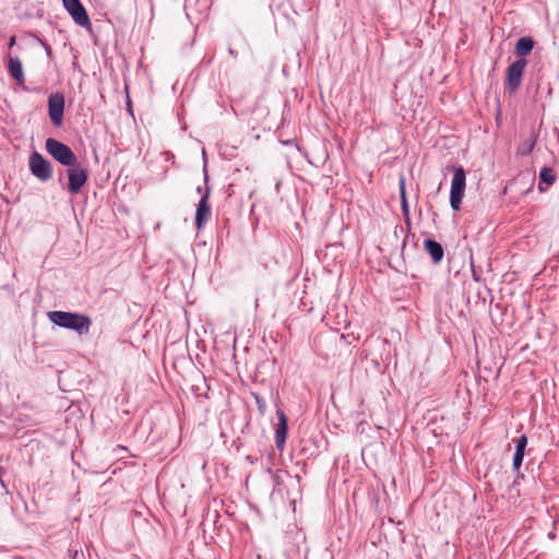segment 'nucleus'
Masks as SVG:
<instances>
[{
	"instance_id": "1",
	"label": "nucleus",
	"mask_w": 559,
	"mask_h": 559,
	"mask_svg": "<svg viewBox=\"0 0 559 559\" xmlns=\"http://www.w3.org/2000/svg\"><path fill=\"white\" fill-rule=\"evenodd\" d=\"M48 319L56 325L69 330H73L79 335L88 334L92 320L88 316L78 312L68 311H49Z\"/></svg>"
},
{
	"instance_id": "2",
	"label": "nucleus",
	"mask_w": 559,
	"mask_h": 559,
	"mask_svg": "<svg viewBox=\"0 0 559 559\" xmlns=\"http://www.w3.org/2000/svg\"><path fill=\"white\" fill-rule=\"evenodd\" d=\"M45 147L46 151L63 166H74L76 163V156L72 150L56 139H47Z\"/></svg>"
},
{
	"instance_id": "3",
	"label": "nucleus",
	"mask_w": 559,
	"mask_h": 559,
	"mask_svg": "<svg viewBox=\"0 0 559 559\" xmlns=\"http://www.w3.org/2000/svg\"><path fill=\"white\" fill-rule=\"evenodd\" d=\"M526 66V59H516L507 68L506 88L509 95H515L520 90Z\"/></svg>"
},
{
	"instance_id": "4",
	"label": "nucleus",
	"mask_w": 559,
	"mask_h": 559,
	"mask_svg": "<svg viewBox=\"0 0 559 559\" xmlns=\"http://www.w3.org/2000/svg\"><path fill=\"white\" fill-rule=\"evenodd\" d=\"M466 185V175L462 166L454 167L450 190V204L453 211L461 209Z\"/></svg>"
},
{
	"instance_id": "5",
	"label": "nucleus",
	"mask_w": 559,
	"mask_h": 559,
	"mask_svg": "<svg viewBox=\"0 0 559 559\" xmlns=\"http://www.w3.org/2000/svg\"><path fill=\"white\" fill-rule=\"evenodd\" d=\"M28 167L33 176L40 181H47L52 176V169L50 163L44 158V156L34 151L28 158Z\"/></svg>"
},
{
	"instance_id": "6",
	"label": "nucleus",
	"mask_w": 559,
	"mask_h": 559,
	"mask_svg": "<svg viewBox=\"0 0 559 559\" xmlns=\"http://www.w3.org/2000/svg\"><path fill=\"white\" fill-rule=\"evenodd\" d=\"M204 181H205V185H207L209 175H207L206 167H204ZM209 199H210V187L206 186L204 189V193L202 194V197L198 203L197 211H195L194 222H195V226L198 229L203 228V226L206 224L207 219L211 216V205H210Z\"/></svg>"
},
{
	"instance_id": "7",
	"label": "nucleus",
	"mask_w": 559,
	"mask_h": 559,
	"mask_svg": "<svg viewBox=\"0 0 559 559\" xmlns=\"http://www.w3.org/2000/svg\"><path fill=\"white\" fill-rule=\"evenodd\" d=\"M67 170L69 183L68 190L71 194H76L81 191L88 178L87 169L76 163L74 166H69Z\"/></svg>"
},
{
	"instance_id": "8",
	"label": "nucleus",
	"mask_w": 559,
	"mask_h": 559,
	"mask_svg": "<svg viewBox=\"0 0 559 559\" xmlns=\"http://www.w3.org/2000/svg\"><path fill=\"white\" fill-rule=\"evenodd\" d=\"M64 96L61 93H53L48 97V116L55 127L63 122Z\"/></svg>"
},
{
	"instance_id": "9",
	"label": "nucleus",
	"mask_w": 559,
	"mask_h": 559,
	"mask_svg": "<svg viewBox=\"0 0 559 559\" xmlns=\"http://www.w3.org/2000/svg\"><path fill=\"white\" fill-rule=\"evenodd\" d=\"M62 2L64 9L78 25L82 27H88L91 25L88 14L80 0H62Z\"/></svg>"
},
{
	"instance_id": "10",
	"label": "nucleus",
	"mask_w": 559,
	"mask_h": 559,
	"mask_svg": "<svg viewBox=\"0 0 559 559\" xmlns=\"http://www.w3.org/2000/svg\"><path fill=\"white\" fill-rule=\"evenodd\" d=\"M276 414H277L278 423H277L276 429H275V444H276L277 449L282 450L284 448V444L286 441L288 425H287L286 415L283 411L278 409Z\"/></svg>"
},
{
	"instance_id": "11",
	"label": "nucleus",
	"mask_w": 559,
	"mask_h": 559,
	"mask_svg": "<svg viewBox=\"0 0 559 559\" xmlns=\"http://www.w3.org/2000/svg\"><path fill=\"white\" fill-rule=\"evenodd\" d=\"M424 248L430 255L433 264H439L443 260L444 249L438 241L428 238L424 241Z\"/></svg>"
},
{
	"instance_id": "12",
	"label": "nucleus",
	"mask_w": 559,
	"mask_h": 559,
	"mask_svg": "<svg viewBox=\"0 0 559 559\" xmlns=\"http://www.w3.org/2000/svg\"><path fill=\"white\" fill-rule=\"evenodd\" d=\"M8 71L20 86L24 85L25 76L22 62L17 57L8 58Z\"/></svg>"
},
{
	"instance_id": "13",
	"label": "nucleus",
	"mask_w": 559,
	"mask_h": 559,
	"mask_svg": "<svg viewBox=\"0 0 559 559\" xmlns=\"http://www.w3.org/2000/svg\"><path fill=\"white\" fill-rule=\"evenodd\" d=\"M535 46V40L531 36H524L518 39L514 47V55L518 59H525Z\"/></svg>"
},
{
	"instance_id": "14",
	"label": "nucleus",
	"mask_w": 559,
	"mask_h": 559,
	"mask_svg": "<svg viewBox=\"0 0 559 559\" xmlns=\"http://www.w3.org/2000/svg\"><path fill=\"white\" fill-rule=\"evenodd\" d=\"M556 181V175L554 169L550 167H543L539 173L538 190L544 192L548 186H551Z\"/></svg>"
},
{
	"instance_id": "15",
	"label": "nucleus",
	"mask_w": 559,
	"mask_h": 559,
	"mask_svg": "<svg viewBox=\"0 0 559 559\" xmlns=\"http://www.w3.org/2000/svg\"><path fill=\"white\" fill-rule=\"evenodd\" d=\"M537 141V134L532 131L528 139L524 140L518 147L516 154L521 156H526L531 154L535 147Z\"/></svg>"
},
{
	"instance_id": "16",
	"label": "nucleus",
	"mask_w": 559,
	"mask_h": 559,
	"mask_svg": "<svg viewBox=\"0 0 559 559\" xmlns=\"http://www.w3.org/2000/svg\"><path fill=\"white\" fill-rule=\"evenodd\" d=\"M534 181H535V176L530 174L528 171L526 173H521L519 174L512 181L513 185H518V183H528V188L523 192L524 194L528 193L533 186H534Z\"/></svg>"
},
{
	"instance_id": "17",
	"label": "nucleus",
	"mask_w": 559,
	"mask_h": 559,
	"mask_svg": "<svg viewBox=\"0 0 559 559\" xmlns=\"http://www.w3.org/2000/svg\"><path fill=\"white\" fill-rule=\"evenodd\" d=\"M401 199H402V210H403V213H404L406 222H408V206H407V203H406L405 189H404V181L403 180L401 181Z\"/></svg>"
},
{
	"instance_id": "18",
	"label": "nucleus",
	"mask_w": 559,
	"mask_h": 559,
	"mask_svg": "<svg viewBox=\"0 0 559 559\" xmlns=\"http://www.w3.org/2000/svg\"><path fill=\"white\" fill-rule=\"evenodd\" d=\"M526 445L527 437L525 435H522L519 439H516L515 452L524 454Z\"/></svg>"
},
{
	"instance_id": "19",
	"label": "nucleus",
	"mask_w": 559,
	"mask_h": 559,
	"mask_svg": "<svg viewBox=\"0 0 559 559\" xmlns=\"http://www.w3.org/2000/svg\"><path fill=\"white\" fill-rule=\"evenodd\" d=\"M523 459H524V454L514 452L512 465L515 471L520 469V467L523 463Z\"/></svg>"
},
{
	"instance_id": "20",
	"label": "nucleus",
	"mask_w": 559,
	"mask_h": 559,
	"mask_svg": "<svg viewBox=\"0 0 559 559\" xmlns=\"http://www.w3.org/2000/svg\"><path fill=\"white\" fill-rule=\"evenodd\" d=\"M254 399H255V402H257V405H258L260 412L263 413L264 407H265L263 400L259 395H254Z\"/></svg>"
},
{
	"instance_id": "21",
	"label": "nucleus",
	"mask_w": 559,
	"mask_h": 559,
	"mask_svg": "<svg viewBox=\"0 0 559 559\" xmlns=\"http://www.w3.org/2000/svg\"><path fill=\"white\" fill-rule=\"evenodd\" d=\"M228 53L233 57V58H236L237 57V52L234 50V48L229 47L228 48Z\"/></svg>"
},
{
	"instance_id": "22",
	"label": "nucleus",
	"mask_w": 559,
	"mask_h": 559,
	"mask_svg": "<svg viewBox=\"0 0 559 559\" xmlns=\"http://www.w3.org/2000/svg\"><path fill=\"white\" fill-rule=\"evenodd\" d=\"M15 44V36H12L9 41V46L12 47Z\"/></svg>"
},
{
	"instance_id": "23",
	"label": "nucleus",
	"mask_w": 559,
	"mask_h": 559,
	"mask_svg": "<svg viewBox=\"0 0 559 559\" xmlns=\"http://www.w3.org/2000/svg\"><path fill=\"white\" fill-rule=\"evenodd\" d=\"M45 49H46L47 55L50 56L51 55V47L49 45H46Z\"/></svg>"
},
{
	"instance_id": "24",
	"label": "nucleus",
	"mask_w": 559,
	"mask_h": 559,
	"mask_svg": "<svg viewBox=\"0 0 559 559\" xmlns=\"http://www.w3.org/2000/svg\"><path fill=\"white\" fill-rule=\"evenodd\" d=\"M519 478H524V475H520V474H519V475L516 476V478L514 479L513 485L518 484V479H519Z\"/></svg>"
},
{
	"instance_id": "25",
	"label": "nucleus",
	"mask_w": 559,
	"mask_h": 559,
	"mask_svg": "<svg viewBox=\"0 0 559 559\" xmlns=\"http://www.w3.org/2000/svg\"><path fill=\"white\" fill-rule=\"evenodd\" d=\"M197 192H198V193H200L201 195L204 193V191L202 190V188H201V187H198V188H197Z\"/></svg>"
},
{
	"instance_id": "26",
	"label": "nucleus",
	"mask_w": 559,
	"mask_h": 559,
	"mask_svg": "<svg viewBox=\"0 0 559 559\" xmlns=\"http://www.w3.org/2000/svg\"><path fill=\"white\" fill-rule=\"evenodd\" d=\"M407 242H408V237L405 240L404 248L407 247Z\"/></svg>"
}]
</instances>
